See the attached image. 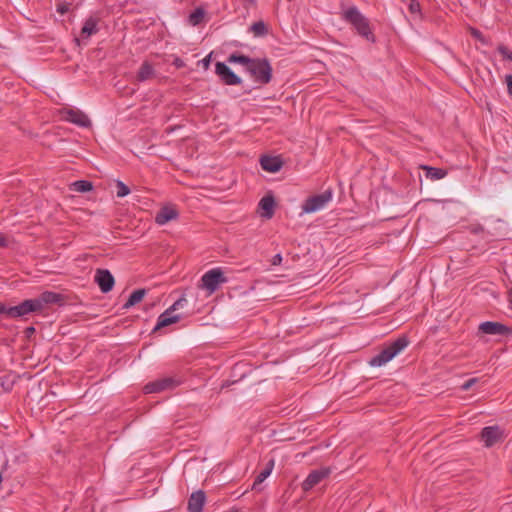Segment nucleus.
<instances>
[{
	"label": "nucleus",
	"mask_w": 512,
	"mask_h": 512,
	"mask_svg": "<svg viewBox=\"0 0 512 512\" xmlns=\"http://www.w3.org/2000/svg\"><path fill=\"white\" fill-rule=\"evenodd\" d=\"M342 18L353 26L358 35L371 43L376 41V37L370 27V21L356 6L347 8L343 12Z\"/></svg>",
	"instance_id": "obj_1"
},
{
	"label": "nucleus",
	"mask_w": 512,
	"mask_h": 512,
	"mask_svg": "<svg viewBox=\"0 0 512 512\" xmlns=\"http://www.w3.org/2000/svg\"><path fill=\"white\" fill-rule=\"evenodd\" d=\"M408 345V338L404 335L400 336L385 346L377 355L373 356L368 363L371 367L384 366L402 352Z\"/></svg>",
	"instance_id": "obj_2"
},
{
	"label": "nucleus",
	"mask_w": 512,
	"mask_h": 512,
	"mask_svg": "<svg viewBox=\"0 0 512 512\" xmlns=\"http://www.w3.org/2000/svg\"><path fill=\"white\" fill-rule=\"evenodd\" d=\"M246 72L260 85H266L272 80L273 69L267 58H254Z\"/></svg>",
	"instance_id": "obj_3"
},
{
	"label": "nucleus",
	"mask_w": 512,
	"mask_h": 512,
	"mask_svg": "<svg viewBox=\"0 0 512 512\" xmlns=\"http://www.w3.org/2000/svg\"><path fill=\"white\" fill-rule=\"evenodd\" d=\"M333 191L325 190L321 194L308 197L302 204V213L310 214L324 209L332 201Z\"/></svg>",
	"instance_id": "obj_4"
},
{
	"label": "nucleus",
	"mask_w": 512,
	"mask_h": 512,
	"mask_svg": "<svg viewBox=\"0 0 512 512\" xmlns=\"http://www.w3.org/2000/svg\"><path fill=\"white\" fill-rule=\"evenodd\" d=\"M227 278L220 268H214L203 274L201 277V289L207 290L209 294L214 293L220 284L226 283Z\"/></svg>",
	"instance_id": "obj_5"
},
{
	"label": "nucleus",
	"mask_w": 512,
	"mask_h": 512,
	"mask_svg": "<svg viewBox=\"0 0 512 512\" xmlns=\"http://www.w3.org/2000/svg\"><path fill=\"white\" fill-rule=\"evenodd\" d=\"M179 384L180 381L173 377H164L146 384L144 387V391L145 393H159L166 390L174 389Z\"/></svg>",
	"instance_id": "obj_6"
},
{
	"label": "nucleus",
	"mask_w": 512,
	"mask_h": 512,
	"mask_svg": "<svg viewBox=\"0 0 512 512\" xmlns=\"http://www.w3.org/2000/svg\"><path fill=\"white\" fill-rule=\"evenodd\" d=\"M215 73L225 85L234 86L242 83V79L223 62L215 64Z\"/></svg>",
	"instance_id": "obj_7"
},
{
	"label": "nucleus",
	"mask_w": 512,
	"mask_h": 512,
	"mask_svg": "<svg viewBox=\"0 0 512 512\" xmlns=\"http://www.w3.org/2000/svg\"><path fill=\"white\" fill-rule=\"evenodd\" d=\"M38 311L40 310L36 299H27L19 305L9 307V318H18Z\"/></svg>",
	"instance_id": "obj_8"
},
{
	"label": "nucleus",
	"mask_w": 512,
	"mask_h": 512,
	"mask_svg": "<svg viewBox=\"0 0 512 512\" xmlns=\"http://www.w3.org/2000/svg\"><path fill=\"white\" fill-rule=\"evenodd\" d=\"M331 474V469L329 467H322L320 469H316L311 471L306 479L302 483V489L304 491H309L316 485H318L321 481L326 479Z\"/></svg>",
	"instance_id": "obj_9"
},
{
	"label": "nucleus",
	"mask_w": 512,
	"mask_h": 512,
	"mask_svg": "<svg viewBox=\"0 0 512 512\" xmlns=\"http://www.w3.org/2000/svg\"><path fill=\"white\" fill-rule=\"evenodd\" d=\"M94 281L97 283L102 293L110 292L115 284L113 275L107 269H97L95 272Z\"/></svg>",
	"instance_id": "obj_10"
},
{
	"label": "nucleus",
	"mask_w": 512,
	"mask_h": 512,
	"mask_svg": "<svg viewBox=\"0 0 512 512\" xmlns=\"http://www.w3.org/2000/svg\"><path fill=\"white\" fill-rule=\"evenodd\" d=\"M64 119L80 127H88L91 124L88 116L80 110H66L64 112Z\"/></svg>",
	"instance_id": "obj_11"
},
{
	"label": "nucleus",
	"mask_w": 512,
	"mask_h": 512,
	"mask_svg": "<svg viewBox=\"0 0 512 512\" xmlns=\"http://www.w3.org/2000/svg\"><path fill=\"white\" fill-rule=\"evenodd\" d=\"M479 331L488 335H505L509 328L499 322L486 321L479 325Z\"/></svg>",
	"instance_id": "obj_12"
},
{
	"label": "nucleus",
	"mask_w": 512,
	"mask_h": 512,
	"mask_svg": "<svg viewBox=\"0 0 512 512\" xmlns=\"http://www.w3.org/2000/svg\"><path fill=\"white\" fill-rule=\"evenodd\" d=\"M205 502V492L202 490H197L190 495L187 509L189 512H203Z\"/></svg>",
	"instance_id": "obj_13"
},
{
	"label": "nucleus",
	"mask_w": 512,
	"mask_h": 512,
	"mask_svg": "<svg viewBox=\"0 0 512 512\" xmlns=\"http://www.w3.org/2000/svg\"><path fill=\"white\" fill-rule=\"evenodd\" d=\"M39 304V310L41 311L45 305L48 304H62L64 297L56 292L45 291L38 298H35Z\"/></svg>",
	"instance_id": "obj_14"
},
{
	"label": "nucleus",
	"mask_w": 512,
	"mask_h": 512,
	"mask_svg": "<svg viewBox=\"0 0 512 512\" xmlns=\"http://www.w3.org/2000/svg\"><path fill=\"white\" fill-rule=\"evenodd\" d=\"M501 435L502 433L498 426L485 427L481 432L482 440L487 447L493 446L501 438Z\"/></svg>",
	"instance_id": "obj_15"
},
{
	"label": "nucleus",
	"mask_w": 512,
	"mask_h": 512,
	"mask_svg": "<svg viewBox=\"0 0 512 512\" xmlns=\"http://www.w3.org/2000/svg\"><path fill=\"white\" fill-rule=\"evenodd\" d=\"M261 168L270 173L278 172L282 166V160L277 156H262L260 158Z\"/></svg>",
	"instance_id": "obj_16"
},
{
	"label": "nucleus",
	"mask_w": 512,
	"mask_h": 512,
	"mask_svg": "<svg viewBox=\"0 0 512 512\" xmlns=\"http://www.w3.org/2000/svg\"><path fill=\"white\" fill-rule=\"evenodd\" d=\"M178 218V212L175 208L170 206L162 207L155 216V222L158 225H165L171 220Z\"/></svg>",
	"instance_id": "obj_17"
},
{
	"label": "nucleus",
	"mask_w": 512,
	"mask_h": 512,
	"mask_svg": "<svg viewBox=\"0 0 512 512\" xmlns=\"http://www.w3.org/2000/svg\"><path fill=\"white\" fill-rule=\"evenodd\" d=\"M275 200L273 196H264L259 202V208L262 210L261 216L265 219H271L274 215Z\"/></svg>",
	"instance_id": "obj_18"
},
{
	"label": "nucleus",
	"mask_w": 512,
	"mask_h": 512,
	"mask_svg": "<svg viewBox=\"0 0 512 512\" xmlns=\"http://www.w3.org/2000/svg\"><path fill=\"white\" fill-rule=\"evenodd\" d=\"M171 309L165 310L160 316L158 317L157 324L154 328V330H158L160 328L166 327L168 325H171L173 323H176L180 320L179 315H173Z\"/></svg>",
	"instance_id": "obj_19"
},
{
	"label": "nucleus",
	"mask_w": 512,
	"mask_h": 512,
	"mask_svg": "<svg viewBox=\"0 0 512 512\" xmlns=\"http://www.w3.org/2000/svg\"><path fill=\"white\" fill-rule=\"evenodd\" d=\"M154 76H155V69H154L153 65L148 61H144L141 64V66L137 72L136 79L139 82H144L149 79H152Z\"/></svg>",
	"instance_id": "obj_20"
},
{
	"label": "nucleus",
	"mask_w": 512,
	"mask_h": 512,
	"mask_svg": "<svg viewBox=\"0 0 512 512\" xmlns=\"http://www.w3.org/2000/svg\"><path fill=\"white\" fill-rule=\"evenodd\" d=\"M274 463V459H270L267 462L265 468L257 475L253 483L252 489H258V486L262 484L265 481V479L268 478V476H270L274 468Z\"/></svg>",
	"instance_id": "obj_21"
},
{
	"label": "nucleus",
	"mask_w": 512,
	"mask_h": 512,
	"mask_svg": "<svg viewBox=\"0 0 512 512\" xmlns=\"http://www.w3.org/2000/svg\"><path fill=\"white\" fill-rule=\"evenodd\" d=\"M97 32V20L93 17L88 18L81 29V36L84 38H88Z\"/></svg>",
	"instance_id": "obj_22"
},
{
	"label": "nucleus",
	"mask_w": 512,
	"mask_h": 512,
	"mask_svg": "<svg viewBox=\"0 0 512 512\" xmlns=\"http://www.w3.org/2000/svg\"><path fill=\"white\" fill-rule=\"evenodd\" d=\"M421 168L425 171V176L431 180H440L444 178L447 172L440 168L430 167V166H421Z\"/></svg>",
	"instance_id": "obj_23"
},
{
	"label": "nucleus",
	"mask_w": 512,
	"mask_h": 512,
	"mask_svg": "<svg viewBox=\"0 0 512 512\" xmlns=\"http://www.w3.org/2000/svg\"><path fill=\"white\" fill-rule=\"evenodd\" d=\"M145 295H146L145 289H137V290L133 291L131 293V295L129 296L127 302L123 305V309H129L132 306L136 305L137 303L142 301V299L144 298Z\"/></svg>",
	"instance_id": "obj_24"
},
{
	"label": "nucleus",
	"mask_w": 512,
	"mask_h": 512,
	"mask_svg": "<svg viewBox=\"0 0 512 512\" xmlns=\"http://www.w3.org/2000/svg\"><path fill=\"white\" fill-rule=\"evenodd\" d=\"M253 59L254 58H250L243 54L233 53L228 57L227 61L229 63H238L243 65L246 71Z\"/></svg>",
	"instance_id": "obj_25"
},
{
	"label": "nucleus",
	"mask_w": 512,
	"mask_h": 512,
	"mask_svg": "<svg viewBox=\"0 0 512 512\" xmlns=\"http://www.w3.org/2000/svg\"><path fill=\"white\" fill-rule=\"evenodd\" d=\"M204 16L205 10L201 7H198L189 15L188 21L192 26H197L202 22Z\"/></svg>",
	"instance_id": "obj_26"
},
{
	"label": "nucleus",
	"mask_w": 512,
	"mask_h": 512,
	"mask_svg": "<svg viewBox=\"0 0 512 512\" xmlns=\"http://www.w3.org/2000/svg\"><path fill=\"white\" fill-rule=\"evenodd\" d=\"M72 189L79 193L89 192L93 189V185L87 180H78L72 183Z\"/></svg>",
	"instance_id": "obj_27"
},
{
	"label": "nucleus",
	"mask_w": 512,
	"mask_h": 512,
	"mask_svg": "<svg viewBox=\"0 0 512 512\" xmlns=\"http://www.w3.org/2000/svg\"><path fill=\"white\" fill-rule=\"evenodd\" d=\"M250 30L255 36H263L267 33V27L263 21L254 22L251 25Z\"/></svg>",
	"instance_id": "obj_28"
},
{
	"label": "nucleus",
	"mask_w": 512,
	"mask_h": 512,
	"mask_svg": "<svg viewBox=\"0 0 512 512\" xmlns=\"http://www.w3.org/2000/svg\"><path fill=\"white\" fill-rule=\"evenodd\" d=\"M130 193L129 187L123 183L122 181H116V194L117 197L122 198L127 196Z\"/></svg>",
	"instance_id": "obj_29"
},
{
	"label": "nucleus",
	"mask_w": 512,
	"mask_h": 512,
	"mask_svg": "<svg viewBox=\"0 0 512 512\" xmlns=\"http://www.w3.org/2000/svg\"><path fill=\"white\" fill-rule=\"evenodd\" d=\"M497 50L504 59L512 61V52L506 46L500 45Z\"/></svg>",
	"instance_id": "obj_30"
},
{
	"label": "nucleus",
	"mask_w": 512,
	"mask_h": 512,
	"mask_svg": "<svg viewBox=\"0 0 512 512\" xmlns=\"http://www.w3.org/2000/svg\"><path fill=\"white\" fill-rule=\"evenodd\" d=\"M69 9H70V4L66 3V2L59 3V4H57V7H56L57 12L61 15H64L65 13H67L69 11Z\"/></svg>",
	"instance_id": "obj_31"
},
{
	"label": "nucleus",
	"mask_w": 512,
	"mask_h": 512,
	"mask_svg": "<svg viewBox=\"0 0 512 512\" xmlns=\"http://www.w3.org/2000/svg\"><path fill=\"white\" fill-rule=\"evenodd\" d=\"M409 10L411 13L420 12V3L417 0H411L409 4Z\"/></svg>",
	"instance_id": "obj_32"
},
{
	"label": "nucleus",
	"mask_w": 512,
	"mask_h": 512,
	"mask_svg": "<svg viewBox=\"0 0 512 512\" xmlns=\"http://www.w3.org/2000/svg\"><path fill=\"white\" fill-rule=\"evenodd\" d=\"M187 300L184 297L179 298L177 301L174 302L172 306L169 307L172 311L177 310L180 307H183L184 303H186Z\"/></svg>",
	"instance_id": "obj_33"
},
{
	"label": "nucleus",
	"mask_w": 512,
	"mask_h": 512,
	"mask_svg": "<svg viewBox=\"0 0 512 512\" xmlns=\"http://www.w3.org/2000/svg\"><path fill=\"white\" fill-rule=\"evenodd\" d=\"M478 381L477 378H471L468 379L462 386V390L467 391L469 390L476 382Z\"/></svg>",
	"instance_id": "obj_34"
},
{
	"label": "nucleus",
	"mask_w": 512,
	"mask_h": 512,
	"mask_svg": "<svg viewBox=\"0 0 512 512\" xmlns=\"http://www.w3.org/2000/svg\"><path fill=\"white\" fill-rule=\"evenodd\" d=\"M210 62H211V53L200 61V63L202 64V66L205 70H207L209 68Z\"/></svg>",
	"instance_id": "obj_35"
},
{
	"label": "nucleus",
	"mask_w": 512,
	"mask_h": 512,
	"mask_svg": "<svg viewBox=\"0 0 512 512\" xmlns=\"http://www.w3.org/2000/svg\"><path fill=\"white\" fill-rule=\"evenodd\" d=\"M506 84H507V91L510 96H512V75L506 76Z\"/></svg>",
	"instance_id": "obj_36"
},
{
	"label": "nucleus",
	"mask_w": 512,
	"mask_h": 512,
	"mask_svg": "<svg viewBox=\"0 0 512 512\" xmlns=\"http://www.w3.org/2000/svg\"><path fill=\"white\" fill-rule=\"evenodd\" d=\"M173 65L176 67V68H183L185 66V63L184 61L179 58V57H176L174 60H173Z\"/></svg>",
	"instance_id": "obj_37"
},
{
	"label": "nucleus",
	"mask_w": 512,
	"mask_h": 512,
	"mask_svg": "<svg viewBox=\"0 0 512 512\" xmlns=\"http://www.w3.org/2000/svg\"><path fill=\"white\" fill-rule=\"evenodd\" d=\"M281 261H282V256L281 254H276L273 256L272 258V264L273 265H280L281 264Z\"/></svg>",
	"instance_id": "obj_38"
},
{
	"label": "nucleus",
	"mask_w": 512,
	"mask_h": 512,
	"mask_svg": "<svg viewBox=\"0 0 512 512\" xmlns=\"http://www.w3.org/2000/svg\"><path fill=\"white\" fill-rule=\"evenodd\" d=\"M5 314L9 317V307H6L3 303H0V315Z\"/></svg>",
	"instance_id": "obj_39"
},
{
	"label": "nucleus",
	"mask_w": 512,
	"mask_h": 512,
	"mask_svg": "<svg viewBox=\"0 0 512 512\" xmlns=\"http://www.w3.org/2000/svg\"><path fill=\"white\" fill-rule=\"evenodd\" d=\"M6 246V239L3 237H0V247Z\"/></svg>",
	"instance_id": "obj_40"
},
{
	"label": "nucleus",
	"mask_w": 512,
	"mask_h": 512,
	"mask_svg": "<svg viewBox=\"0 0 512 512\" xmlns=\"http://www.w3.org/2000/svg\"><path fill=\"white\" fill-rule=\"evenodd\" d=\"M509 304L510 308L512 309V288L509 290Z\"/></svg>",
	"instance_id": "obj_41"
},
{
	"label": "nucleus",
	"mask_w": 512,
	"mask_h": 512,
	"mask_svg": "<svg viewBox=\"0 0 512 512\" xmlns=\"http://www.w3.org/2000/svg\"><path fill=\"white\" fill-rule=\"evenodd\" d=\"M492 235H493V236H496V237H499V236H504V235H505V233H502V232H500V231H497V232H495V233H492Z\"/></svg>",
	"instance_id": "obj_42"
},
{
	"label": "nucleus",
	"mask_w": 512,
	"mask_h": 512,
	"mask_svg": "<svg viewBox=\"0 0 512 512\" xmlns=\"http://www.w3.org/2000/svg\"><path fill=\"white\" fill-rule=\"evenodd\" d=\"M472 34L475 36V37H480V32L478 30H473L472 31Z\"/></svg>",
	"instance_id": "obj_43"
},
{
	"label": "nucleus",
	"mask_w": 512,
	"mask_h": 512,
	"mask_svg": "<svg viewBox=\"0 0 512 512\" xmlns=\"http://www.w3.org/2000/svg\"><path fill=\"white\" fill-rule=\"evenodd\" d=\"M496 223H498L500 225H505V222L503 220H501V219H497Z\"/></svg>",
	"instance_id": "obj_44"
},
{
	"label": "nucleus",
	"mask_w": 512,
	"mask_h": 512,
	"mask_svg": "<svg viewBox=\"0 0 512 512\" xmlns=\"http://www.w3.org/2000/svg\"><path fill=\"white\" fill-rule=\"evenodd\" d=\"M476 231H477V232H478V231H484V228H483L482 226H479V227L476 229Z\"/></svg>",
	"instance_id": "obj_45"
},
{
	"label": "nucleus",
	"mask_w": 512,
	"mask_h": 512,
	"mask_svg": "<svg viewBox=\"0 0 512 512\" xmlns=\"http://www.w3.org/2000/svg\"><path fill=\"white\" fill-rule=\"evenodd\" d=\"M228 512H241V511L239 509H232V510H230Z\"/></svg>",
	"instance_id": "obj_46"
},
{
	"label": "nucleus",
	"mask_w": 512,
	"mask_h": 512,
	"mask_svg": "<svg viewBox=\"0 0 512 512\" xmlns=\"http://www.w3.org/2000/svg\"><path fill=\"white\" fill-rule=\"evenodd\" d=\"M32 331H34V328L33 327L29 328V332H32Z\"/></svg>",
	"instance_id": "obj_47"
}]
</instances>
